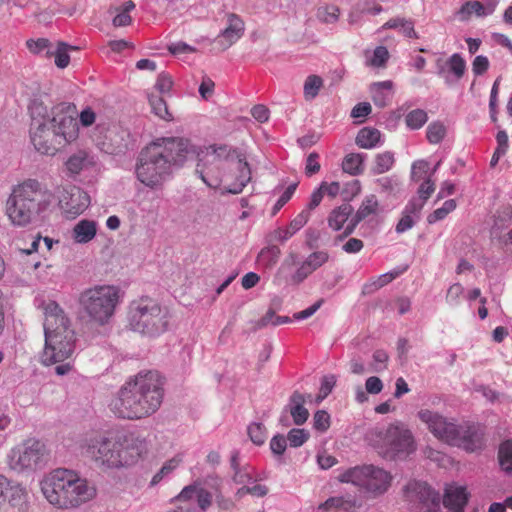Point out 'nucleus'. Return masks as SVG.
Instances as JSON below:
<instances>
[{
  "label": "nucleus",
  "mask_w": 512,
  "mask_h": 512,
  "mask_svg": "<svg viewBox=\"0 0 512 512\" xmlns=\"http://www.w3.org/2000/svg\"><path fill=\"white\" fill-rule=\"evenodd\" d=\"M31 118V143L41 154L54 155L79 136L76 109L70 103H59L50 111L42 104H34Z\"/></svg>",
  "instance_id": "obj_1"
},
{
  "label": "nucleus",
  "mask_w": 512,
  "mask_h": 512,
  "mask_svg": "<svg viewBox=\"0 0 512 512\" xmlns=\"http://www.w3.org/2000/svg\"><path fill=\"white\" fill-rule=\"evenodd\" d=\"M189 142L179 137L158 138L145 146L137 158V179L150 189H160L187 161Z\"/></svg>",
  "instance_id": "obj_2"
},
{
  "label": "nucleus",
  "mask_w": 512,
  "mask_h": 512,
  "mask_svg": "<svg viewBox=\"0 0 512 512\" xmlns=\"http://www.w3.org/2000/svg\"><path fill=\"white\" fill-rule=\"evenodd\" d=\"M164 380L157 371H140L121 386L109 403L118 418L140 420L154 414L164 397Z\"/></svg>",
  "instance_id": "obj_3"
},
{
  "label": "nucleus",
  "mask_w": 512,
  "mask_h": 512,
  "mask_svg": "<svg viewBox=\"0 0 512 512\" xmlns=\"http://www.w3.org/2000/svg\"><path fill=\"white\" fill-rule=\"evenodd\" d=\"M80 450L97 465L119 468L136 463L147 453L148 444L145 438L132 434L120 441L102 433H91L81 440Z\"/></svg>",
  "instance_id": "obj_4"
},
{
  "label": "nucleus",
  "mask_w": 512,
  "mask_h": 512,
  "mask_svg": "<svg viewBox=\"0 0 512 512\" xmlns=\"http://www.w3.org/2000/svg\"><path fill=\"white\" fill-rule=\"evenodd\" d=\"M45 345L41 361L49 366L70 358L76 347V334L70 319L55 301L44 306Z\"/></svg>",
  "instance_id": "obj_5"
},
{
  "label": "nucleus",
  "mask_w": 512,
  "mask_h": 512,
  "mask_svg": "<svg viewBox=\"0 0 512 512\" xmlns=\"http://www.w3.org/2000/svg\"><path fill=\"white\" fill-rule=\"evenodd\" d=\"M46 500L60 509L77 508L96 495V489L76 472L59 468L46 475L40 482Z\"/></svg>",
  "instance_id": "obj_6"
},
{
  "label": "nucleus",
  "mask_w": 512,
  "mask_h": 512,
  "mask_svg": "<svg viewBox=\"0 0 512 512\" xmlns=\"http://www.w3.org/2000/svg\"><path fill=\"white\" fill-rule=\"evenodd\" d=\"M51 202V193L36 179H26L11 189L6 200V215L14 226L24 227L36 221Z\"/></svg>",
  "instance_id": "obj_7"
},
{
  "label": "nucleus",
  "mask_w": 512,
  "mask_h": 512,
  "mask_svg": "<svg viewBox=\"0 0 512 512\" xmlns=\"http://www.w3.org/2000/svg\"><path fill=\"white\" fill-rule=\"evenodd\" d=\"M121 301V290L115 285H95L78 296V305L90 322L104 326L114 316Z\"/></svg>",
  "instance_id": "obj_8"
},
{
  "label": "nucleus",
  "mask_w": 512,
  "mask_h": 512,
  "mask_svg": "<svg viewBox=\"0 0 512 512\" xmlns=\"http://www.w3.org/2000/svg\"><path fill=\"white\" fill-rule=\"evenodd\" d=\"M168 323V311L152 298L142 297L129 305L128 324L134 332L156 337L167 330Z\"/></svg>",
  "instance_id": "obj_9"
},
{
  "label": "nucleus",
  "mask_w": 512,
  "mask_h": 512,
  "mask_svg": "<svg viewBox=\"0 0 512 512\" xmlns=\"http://www.w3.org/2000/svg\"><path fill=\"white\" fill-rule=\"evenodd\" d=\"M338 480L353 484L371 497H378L389 489L392 476L383 468L370 464L349 468L338 476Z\"/></svg>",
  "instance_id": "obj_10"
},
{
  "label": "nucleus",
  "mask_w": 512,
  "mask_h": 512,
  "mask_svg": "<svg viewBox=\"0 0 512 512\" xmlns=\"http://www.w3.org/2000/svg\"><path fill=\"white\" fill-rule=\"evenodd\" d=\"M376 436L378 453L386 459L406 458L415 451L413 435L402 423L390 424Z\"/></svg>",
  "instance_id": "obj_11"
},
{
  "label": "nucleus",
  "mask_w": 512,
  "mask_h": 512,
  "mask_svg": "<svg viewBox=\"0 0 512 512\" xmlns=\"http://www.w3.org/2000/svg\"><path fill=\"white\" fill-rule=\"evenodd\" d=\"M49 460L46 445L34 438L27 439L10 450L7 455L9 467L16 472H31L41 469Z\"/></svg>",
  "instance_id": "obj_12"
},
{
  "label": "nucleus",
  "mask_w": 512,
  "mask_h": 512,
  "mask_svg": "<svg viewBox=\"0 0 512 512\" xmlns=\"http://www.w3.org/2000/svg\"><path fill=\"white\" fill-rule=\"evenodd\" d=\"M229 157L227 146L210 147L199 159L196 173L208 187L217 189L222 183L221 170Z\"/></svg>",
  "instance_id": "obj_13"
},
{
  "label": "nucleus",
  "mask_w": 512,
  "mask_h": 512,
  "mask_svg": "<svg viewBox=\"0 0 512 512\" xmlns=\"http://www.w3.org/2000/svg\"><path fill=\"white\" fill-rule=\"evenodd\" d=\"M93 141L101 151L109 155L124 154L131 144L130 133L119 126L104 128L97 125Z\"/></svg>",
  "instance_id": "obj_14"
},
{
  "label": "nucleus",
  "mask_w": 512,
  "mask_h": 512,
  "mask_svg": "<svg viewBox=\"0 0 512 512\" xmlns=\"http://www.w3.org/2000/svg\"><path fill=\"white\" fill-rule=\"evenodd\" d=\"M405 497L415 512H439L440 495L427 483L411 481L405 486Z\"/></svg>",
  "instance_id": "obj_15"
},
{
  "label": "nucleus",
  "mask_w": 512,
  "mask_h": 512,
  "mask_svg": "<svg viewBox=\"0 0 512 512\" xmlns=\"http://www.w3.org/2000/svg\"><path fill=\"white\" fill-rule=\"evenodd\" d=\"M418 417L436 438L450 445L456 426L454 422L429 409L420 410Z\"/></svg>",
  "instance_id": "obj_16"
},
{
  "label": "nucleus",
  "mask_w": 512,
  "mask_h": 512,
  "mask_svg": "<svg viewBox=\"0 0 512 512\" xmlns=\"http://www.w3.org/2000/svg\"><path fill=\"white\" fill-rule=\"evenodd\" d=\"M89 196L78 187L64 189L59 204L68 218H75L89 206Z\"/></svg>",
  "instance_id": "obj_17"
},
{
  "label": "nucleus",
  "mask_w": 512,
  "mask_h": 512,
  "mask_svg": "<svg viewBox=\"0 0 512 512\" xmlns=\"http://www.w3.org/2000/svg\"><path fill=\"white\" fill-rule=\"evenodd\" d=\"M493 239L502 244H512V207L507 206L497 211L490 229Z\"/></svg>",
  "instance_id": "obj_18"
},
{
  "label": "nucleus",
  "mask_w": 512,
  "mask_h": 512,
  "mask_svg": "<svg viewBox=\"0 0 512 512\" xmlns=\"http://www.w3.org/2000/svg\"><path fill=\"white\" fill-rule=\"evenodd\" d=\"M453 434V439L451 440L450 445L463 448L468 452H474L481 447V435L472 425L456 424Z\"/></svg>",
  "instance_id": "obj_19"
},
{
  "label": "nucleus",
  "mask_w": 512,
  "mask_h": 512,
  "mask_svg": "<svg viewBox=\"0 0 512 512\" xmlns=\"http://www.w3.org/2000/svg\"><path fill=\"white\" fill-rule=\"evenodd\" d=\"M245 31L244 21L234 13L227 15V26L216 37L215 42L222 50H226L236 43Z\"/></svg>",
  "instance_id": "obj_20"
},
{
  "label": "nucleus",
  "mask_w": 512,
  "mask_h": 512,
  "mask_svg": "<svg viewBox=\"0 0 512 512\" xmlns=\"http://www.w3.org/2000/svg\"><path fill=\"white\" fill-rule=\"evenodd\" d=\"M361 507L362 502L357 496L346 494L328 498L325 502L319 505L318 509L326 512L331 510L355 512L357 509Z\"/></svg>",
  "instance_id": "obj_21"
},
{
  "label": "nucleus",
  "mask_w": 512,
  "mask_h": 512,
  "mask_svg": "<svg viewBox=\"0 0 512 512\" xmlns=\"http://www.w3.org/2000/svg\"><path fill=\"white\" fill-rule=\"evenodd\" d=\"M329 259V255L325 251H317L310 254L307 259L301 264L297 271L292 276L294 283L299 284L304 281L316 269L325 264Z\"/></svg>",
  "instance_id": "obj_22"
},
{
  "label": "nucleus",
  "mask_w": 512,
  "mask_h": 512,
  "mask_svg": "<svg viewBox=\"0 0 512 512\" xmlns=\"http://www.w3.org/2000/svg\"><path fill=\"white\" fill-rule=\"evenodd\" d=\"M379 209V202L375 195H369L362 201L356 214L351 218L350 222L345 228L344 234L348 236L353 233L356 226L370 215L377 214Z\"/></svg>",
  "instance_id": "obj_23"
},
{
  "label": "nucleus",
  "mask_w": 512,
  "mask_h": 512,
  "mask_svg": "<svg viewBox=\"0 0 512 512\" xmlns=\"http://www.w3.org/2000/svg\"><path fill=\"white\" fill-rule=\"evenodd\" d=\"M468 501V494L464 487L449 486L445 490L443 505L451 512H463Z\"/></svg>",
  "instance_id": "obj_24"
},
{
  "label": "nucleus",
  "mask_w": 512,
  "mask_h": 512,
  "mask_svg": "<svg viewBox=\"0 0 512 512\" xmlns=\"http://www.w3.org/2000/svg\"><path fill=\"white\" fill-rule=\"evenodd\" d=\"M305 401L306 399L303 394L294 391L289 398L288 405L284 409V412L289 411L294 423L298 426L304 424L309 417V411L304 407Z\"/></svg>",
  "instance_id": "obj_25"
},
{
  "label": "nucleus",
  "mask_w": 512,
  "mask_h": 512,
  "mask_svg": "<svg viewBox=\"0 0 512 512\" xmlns=\"http://www.w3.org/2000/svg\"><path fill=\"white\" fill-rule=\"evenodd\" d=\"M486 5L479 1H469L465 3L458 11V16L461 20H467L473 13L477 16L491 15L498 4V0H486Z\"/></svg>",
  "instance_id": "obj_26"
},
{
  "label": "nucleus",
  "mask_w": 512,
  "mask_h": 512,
  "mask_svg": "<svg viewBox=\"0 0 512 512\" xmlns=\"http://www.w3.org/2000/svg\"><path fill=\"white\" fill-rule=\"evenodd\" d=\"M97 233V223L94 220L82 219L72 229V239L75 243L86 244L93 240Z\"/></svg>",
  "instance_id": "obj_27"
},
{
  "label": "nucleus",
  "mask_w": 512,
  "mask_h": 512,
  "mask_svg": "<svg viewBox=\"0 0 512 512\" xmlns=\"http://www.w3.org/2000/svg\"><path fill=\"white\" fill-rule=\"evenodd\" d=\"M369 90L374 104L383 108L387 106L392 99L393 82L391 80L374 82L370 85Z\"/></svg>",
  "instance_id": "obj_28"
},
{
  "label": "nucleus",
  "mask_w": 512,
  "mask_h": 512,
  "mask_svg": "<svg viewBox=\"0 0 512 512\" xmlns=\"http://www.w3.org/2000/svg\"><path fill=\"white\" fill-rule=\"evenodd\" d=\"M309 220L308 210H302L285 229H278L275 232V238L281 242L287 241L297 231H299Z\"/></svg>",
  "instance_id": "obj_29"
},
{
  "label": "nucleus",
  "mask_w": 512,
  "mask_h": 512,
  "mask_svg": "<svg viewBox=\"0 0 512 512\" xmlns=\"http://www.w3.org/2000/svg\"><path fill=\"white\" fill-rule=\"evenodd\" d=\"M239 175L237 180L228 187L223 193L239 194L244 187L251 181V170L249 164L242 158L238 159Z\"/></svg>",
  "instance_id": "obj_30"
},
{
  "label": "nucleus",
  "mask_w": 512,
  "mask_h": 512,
  "mask_svg": "<svg viewBox=\"0 0 512 512\" xmlns=\"http://www.w3.org/2000/svg\"><path fill=\"white\" fill-rule=\"evenodd\" d=\"M135 9V4L132 0H128L121 6L111 7L109 12L114 13L115 16L112 20L114 27H125L131 24L132 18L129 12Z\"/></svg>",
  "instance_id": "obj_31"
},
{
  "label": "nucleus",
  "mask_w": 512,
  "mask_h": 512,
  "mask_svg": "<svg viewBox=\"0 0 512 512\" xmlns=\"http://www.w3.org/2000/svg\"><path fill=\"white\" fill-rule=\"evenodd\" d=\"M367 158L363 153H349L342 161V169L344 172L352 176H357L364 171V161Z\"/></svg>",
  "instance_id": "obj_32"
},
{
  "label": "nucleus",
  "mask_w": 512,
  "mask_h": 512,
  "mask_svg": "<svg viewBox=\"0 0 512 512\" xmlns=\"http://www.w3.org/2000/svg\"><path fill=\"white\" fill-rule=\"evenodd\" d=\"M381 133L375 128L364 127L362 128L355 139V143L364 149H372L380 142Z\"/></svg>",
  "instance_id": "obj_33"
},
{
  "label": "nucleus",
  "mask_w": 512,
  "mask_h": 512,
  "mask_svg": "<svg viewBox=\"0 0 512 512\" xmlns=\"http://www.w3.org/2000/svg\"><path fill=\"white\" fill-rule=\"evenodd\" d=\"M353 212V207L348 204H342L331 211L328 217V224L334 230H340Z\"/></svg>",
  "instance_id": "obj_34"
},
{
  "label": "nucleus",
  "mask_w": 512,
  "mask_h": 512,
  "mask_svg": "<svg viewBox=\"0 0 512 512\" xmlns=\"http://www.w3.org/2000/svg\"><path fill=\"white\" fill-rule=\"evenodd\" d=\"M446 64L449 68L448 73L453 77L455 85L465 74L466 62L460 54L454 53L448 58Z\"/></svg>",
  "instance_id": "obj_35"
},
{
  "label": "nucleus",
  "mask_w": 512,
  "mask_h": 512,
  "mask_svg": "<svg viewBox=\"0 0 512 512\" xmlns=\"http://www.w3.org/2000/svg\"><path fill=\"white\" fill-rule=\"evenodd\" d=\"M394 162L395 158L392 152L385 151L383 153H379L375 156L374 165L371 169V172L374 175H379L388 172L393 167Z\"/></svg>",
  "instance_id": "obj_36"
},
{
  "label": "nucleus",
  "mask_w": 512,
  "mask_h": 512,
  "mask_svg": "<svg viewBox=\"0 0 512 512\" xmlns=\"http://www.w3.org/2000/svg\"><path fill=\"white\" fill-rule=\"evenodd\" d=\"M26 46L33 54L42 55L46 58L53 56V45L46 38H39L37 40L29 39L26 41Z\"/></svg>",
  "instance_id": "obj_37"
},
{
  "label": "nucleus",
  "mask_w": 512,
  "mask_h": 512,
  "mask_svg": "<svg viewBox=\"0 0 512 512\" xmlns=\"http://www.w3.org/2000/svg\"><path fill=\"white\" fill-rule=\"evenodd\" d=\"M385 27L397 29L400 33L408 38H418V35L414 29V22L404 18L390 19Z\"/></svg>",
  "instance_id": "obj_38"
},
{
  "label": "nucleus",
  "mask_w": 512,
  "mask_h": 512,
  "mask_svg": "<svg viewBox=\"0 0 512 512\" xmlns=\"http://www.w3.org/2000/svg\"><path fill=\"white\" fill-rule=\"evenodd\" d=\"M148 100L152 112L156 116L166 121L172 120V114L169 112L167 104L162 97L150 94L148 96Z\"/></svg>",
  "instance_id": "obj_39"
},
{
  "label": "nucleus",
  "mask_w": 512,
  "mask_h": 512,
  "mask_svg": "<svg viewBox=\"0 0 512 512\" xmlns=\"http://www.w3.org/2000/svg\"><path fill=\"white\" fill-rule=\"evenodd\" d=\"M323 87V80L320 76L309 75L303 87L304 98L306 100H312L317 97L320 89Z\"/></svg>",
  "instance_id": "obj_40"
},
{
  "label": "nucleus",
  "mask_w": 512,
  "mask_h": 512,
  "mask_svg": "<svg viewBox=\"0 0 512 512\" xmlns=\"http://www.w3.org/2000/svg\"><path fill=\"white\" fill-rule=\"evenodd\" d=\"M76 47L69 46L64 42H58L57 47H53V56L55 57V64L58 68H65L70 62L69 50H76Z\"/></svg>",
  "instance_id": "obj_41"
},
{
  "label": "nucleus",
  "mask_w": 512,
  "mask_h": 512,
  "mask_svg": "<svg viewBox=\"0 0 512 512\" xmlns=\"http://www.w3.org/2000/svg\"><path fill=\"white\" fill-rule=\"evenodd\" d=\"M428 120V115L423 109H414L405 116V123L411 130L420 129Z\"/></svg>",
  "instance_id": "obj_42"
},
{
  "label": "nucleus",
  "mask_w": 512,
  "mask_h": 512,
  "mask_svg": "<svg viewBox=\"0 0 512 512\" xmlns=\"http://www.w3.org/2000/svg\"><path fill=\"white\" fill-rule=\"evenodd\" d=\"M499 463L501 468L507 472H512V441L507 440L500 445Z\"/></svg>",
  "instance_id": "obj_43"
},
{
  "label": "nucleus",
  "mask_w": 512,
  "mask_h": 512,
  "mask_svg": "<svg viewBox=\"0 0 512 512\" xmlns=\"http://www.w3.org/2000/svg\"><path fill=\"white\" fill-rule=\"evenodd\" d=\"M339 8L335 5L320 6L317 9V18L323 23H334L338 20Z\"/></svg>",
  "instance_id": "obj_44"
},
{
  "label": "nucleus",
  "mask_w": 512,
  "mask_h": 512,
  "mask_svg": "<svg viewBox=\"0 0 512 512\" xmlns=\"http://www.w3.org/2000/svg\"><path fill=\"white\" fill-rule=\"evenodd\" d=\"M456 208V201L453 199L447 200L443 203L442 207L436 209L433 213L429 214L427 221L433 224L439 220L444 219L450 212Z\"/></svg>",
  "instance_id": "obj_45"
},
{
  "label": "nucleus",
  "mask_w": 512,
  "mask_h": 512,
  "mask_svg": "<svg viewBox=\"0 0 512 512\" xmlns=\"http://www.w3.org/2000/svg\"><path fill=\"white\" fill-rule=\"evenodd\" d=\"M446 128L445 126L439 122H432L427 127V140L431 144H438L445 137Z\"/></svg>",
  "instance_id": "obj_46"
},
{
  "label": "nucleus",
  "mask_w": 512,
  "mask_h": 512,
  "mask_svg": "<svg viewBox=\"0 0 512 512\" xmlns=\"http://www.w3.org/2000/svg\"><path fill=\"white\" fill-rule=\"evenodd\" d=\"M180 462L181 459L175 457L164 463L162 468L153 476L151 480V485L158 484L165 476L169 475L172 471H174L179 466Z\"/></svg>",
  "instance_id": "obj_47"
},
{
  "label": "nucleus",
  "mask_w": 512,
  "mask_h": 512,
  "mask_svg": "<svg viewBox=\"0 0 512 512\" xmlns=\"http://www.w3.org/2000/svg\"><path fill=\"white\" fill-rule=\"evenodd\" d=\"M376 182L382 192L389 193V194L398 192L400 185H401L399 178L395 175L381 177V178L377 179Z\"/></svg>",
  "instance_id": "obj_48"
},
{
  "label": "nucleus",
  "mask_w": 512,
  "mask_h": 512,
  "mask_svg": "<svg viewBox=\"0 0 512 512\" xmlns=\"http://www.w3.org/2000/svg\"><path fill=\"white\" fill-rule=\"evenodd\" d=\"M248 435L254 444L262 445L267 438L266 428L261 423H252L248 427Z\"/></svg>",
  "instance_id": "obj_49"
},
{
  "label": "nucleus",
  "mask_w": 512,
  "mask_h": 512,
  "mask_svg": "<svg viewBox=\"0 0 512 512\" xmlns=\"http://www.w3.org/2000/svg\"><path fill=\"white\" fill-rule=\"evenodd\" d=\"M86 165V154L78 152L69 157L66 162V167L72 174H78Z\"/></svg>",
  "instance_id": "obj_50"
},
{
  "label": "nucleus",
  "mask_w": 512,
  "mask_h": 512,
  "mask_svg": "<svg viewBox=\"0 0 512 512\" xmlns=\"http://www.w3.org/2000/svg\"><path fill=\"white\" fill-rule=\"evenodd\" d=\"M308 438L309 432L300 428L291 429L287 435V440L292 447L302 446L308 440Z\"/></svg>",
  "instance_id": "obj_51"
},
{
  "label": "nucleus",
  "mask_w": 512,
  "mask_h": 512,
  "mask_svg": "<svg viewBox=\"0 0 512 512\" xmlns=\"http://www.w3.org/2000/svg\"><path fill=\"white\" fill-rule=\"evenodd\" d=\"M336 384V377L334 375H326L322 378L319 395L317 396V402H321L325 399L333 390Z\"/></svg>",
  "instance_id": "obj_52"
},
{
  "label": "nucleus",
  "mask_w": 512,
  "mask_h": 512,
  "mask_svg": "<svg viewBox=\"0 0 512 512\" xmlns=\"http://www.w3.org/2000/svg\"><path fill=\"white\" fill-rule=\"evenodd\" d=\"M313 426L320 432H325L330 427V415L325 410H318L313 417Z\"/></svg>",
  "instance_id": "obj_53"
},
{
  "label": "nucleus",
  "mask_w": 512,
  "mask_h": 512,
  "mask_svg": "<svg viewBox=\"0 0 512 512\" xmlns=\"http://www.w3.org/2000/svg\"><path fill=\"white\" fill-rule=\"evenodd\" d=\"M429 164L425 160H418L412 164L411 180L419 181L428 174Z\"/></svg>",
  "instance_id": "obj_54"
},
{
  "label": "nucleus",
  "mask_w": 512,
  "mask_h": 512,
  "mask_svg": "<svg viewBox=\"0 0 512 512\" xmlns=\"http://www.w3.org/2000/svg\"><path fill=\"white\" fill-rule=\"evenodd\" d=\"M197 492L198 493H197L196 498H197L199 512H206L207 509L212 504V494L200 486H198Z\"/></svg>",
  "instance_id": "obj_55"
},
{
  "label": "nucleus",
  "mask_w": 512,
  "mask_h": 512,
  "mask_svg": "<svg viewBox=\"0 0 512 512\" xmlns=\"http://www.w3.org/2000/svg\"><path fill=\"white\" fill-rule=\"evenodd\" d=\"M434 191L435 183L432 180L431 175H428L417 190L418 198L426 202Z\"/></svg>",
  "instance_id": "obj_56"
},
{
  "label": "nucleus",
  "mask_w": 512,
  "mask_h": 512,
  "mask_svg": "<svg viewBox=\"0 0 512 512\" xmlns=\"http://www.w3.org/2000/svg\"><path fill=\"white\" fill-rule=\"evenodd\" d=\"M172 86V77L169 74L162 72L158 75L154 87L159 93L165 94L171 90Z\"/></svg>",
  "instance_id": "obj_57"
},
{
  "label": "nucleus",
  "mask_w": 512,
  "mask_h": 512,
  "mask_svg": "<svg viewBox=\"0 0 512 512\" xmlns=\"http://www.w3.org/2000/svg\"><path fill=\"white\" fill-rule=\"evenodd\" d=\"M389 58V53L386 47L378 46L373 52V56L370 60V65L374 67L383 66Z\"/></svg>",
  "instance_id": "obj_58"
},
{
  "label": "nucleus",
  "mask_w": 512,
  "mask_h": 512,
  "mask_svg": "<svg viewBox=\"0 0 512 512\" xmlns=\"http://www.w3.org/2000/svg\"><path fill=\"white\" fill-rule=\"evenodd\" d=\"M425 202L419 198H412L405 206L403 212L412 216L415 219H419L420 212L424 207Z\"/></svg>",
  "instance_id": "obj_59"
},
{
  "label": "nucleus",
  "mask_w": 512,
  "mask_h": 512,
  "mask_svg": "<svg viewBox=\"0 0 512 512\" xmlns=\"http://www.w3.org/2000/svg\"><path fill=\"white\" fill-rule=\"evenodd\" d=\"M389 356L384 350H376L373 353V368L372 371L380 372L386 368V362Z\"/></svg>",
  "instance_id": "obj_60"
},
{
  "label": "nucleus",
  "mask_w": 512,
  "mask_h": 512,
  "mask_svg": "<svg viewBox=\"0 0 512 512\" xmlns=\"http://www.w3.org/2000/svg\"><path fill=\"white\" fill-rule=\"evenodd\" d=\"M319 154L316 152H312L308 155L306 159L305 173L307 176H312L319 172L320 164H319Z\"/></svg>",
  "instance_id": "obj_61"
},
{
  "label": "nucleus",
  "mask_w": 512,
  "mask_h": 512,
  "mask_svg": "<svg viewBox=\"0 0 512 512\" xmlns=\"http://www.w3.org/2000/svg\"><path fill=\"white\" fill-rule=\"evenodd\" d=\"M287 438L283 435H275L270 441V449L275 455H282L287 447Z\"/></svg>",
  "instance_id": "obj_62"
},
{
  "label": "nucleus",
  "mask_w": 512,
  "mask_h": 512,
  "mask_svg": "<svg viewBox=\"0 0 512 512\" xmlns=\"http://www.w3.org/2000/svg\"><path fill=\"white\" fill-rule=\"evenodd\" d=\"M464 291L463 286L460 283L451 285L447 291L446 301L450 305H457L459 298Z\"/></svg>",
  "instance_id": "obj_63"
},
{
  "label": "nucleus",
  "mask_w": 512,
  "mask_h": 512,
  "mask_svg": "<svg viewBox=\"0 0 512 512\" xmlns=\"http://www.w3.org/2000/svg\"><path fill=\"white\" fill-rule=\"evenodd\" d=\"M489 68V60L486 56L478 55L472 62V71L479 76L485 73Z\"/></svg>",
  "instance_id": "obj_64"
}]
</instances>
